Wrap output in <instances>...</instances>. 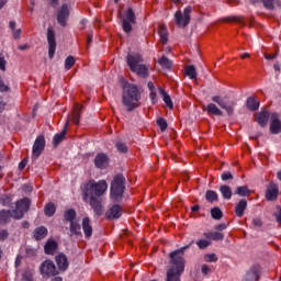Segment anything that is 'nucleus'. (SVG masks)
<instances>
[{"label": "nucleus", "instance_id": "obj_4", "mask_svg": "<svg viewBox=\"0 0 281 281\" xmlns=\"http://www.w3.org/2000/svg\"><path fill=\"white\" fill-rule=\"evenodd\" d=\"M126 63L128 68L133 71V74H136L138 78H148V66L144 63V57L139 53H133L127 55Z\"/></svg>", "mask_w": 281, "mask_h": 281}, {"label": "nucleus", "instance_id": "obj_42", "mask_svg": "<svg viewBox=\"0 0 281 281\" xmlns=\"http://www.w3.org/2000/svg\"><path fill=\"white\" fill-rule=\"evenodd\" d=\"M158 63L159 65H161V67H165L166 69H170L172 67V61H170V59H168V57L166 56L160 57Z\"/></svg>", "mask_w": 281, "mask_h": 281}, {"label": "nucleus", "instance_id": "obj_24", "mask_svg": "<svg viewBox=\"0 0 281 281\" xmlns=\"http://www.w3.org/2000/svg\"><path fill=\"white\" fill-rule=\"evenodd\" d=\"M81 225H82V231L86 238H91V236L93 235V227L91 226V220H89V217H85L82 220Z\"/></svg>", "mask_w": 281, "mask_h": 281}, {"label": "nucleus", "instance_id": "obj_26", "mask_svg": "<svg viewBox=\"0 0 281 281\" xmlns=\"http://www.w3.org/2000/svg\"><path fill=\"white\" fill-rule=\"evenodd\" d=\"M56 249H58V243L56 240H48L44 246V251L48 256H54Z\"/></svg>", "mask_w": 281, "mask_h": 281}, {"label": "nucleus", "instance_id": "obj_33", "mask_svg": "<svg viewBox=\"0 0 281 281\" xmlns=\"http://www.w3.org/2000/svg\"><path fill=\"white\" fill-rule=\"evenodd\" d=\"M159 91H160V95H162V100H164L165 104H167L168 109H170V110L175 109V104L172 103V99L166 92V90L159 88Z\"/></svg>", "mask_w": 281, "mask_h": 281}, {"label": "nucleus", "instance_id": "obj_54", "mask_svg": "<svg viewBox=\"0 0 281 281\" xmlns=\"http://www.w3.org/2000/svg\"><path fill=\"white\" fill-rule=\"evenodd\" d=\"M278 57V54H265L266 60H274Z\"/></svg>", "mask_w": 281, "mask_h": 281}, {"label": "nucleus", "instance_id": "obj_7", "mask_svg": "<svg viewBox=\"0 0 281 281\" xmlns=\"http://www.w3.org/2000/svg\"><path fill=\"white\" fill-rule=\"evenodd\" d=\"M192 12V7H187L183 11L181 10L177 11L175 13V21L178 27H188L190 23V13Z\"/></svg>", "mask_w": 281, "mask_h": 281}, {"label": "nucleus", "instance_id": "obj_12", "mask_svg": "<svg viewBox=\"0 0 281 281\" xmlns=\"http://www.w3.org/2000/svg\"><path fill=\"white\" fill-rule=\"evenodd\" d=\"M88 199H90V207L93 210V212L97 214V216H102L104 214V206H102V199L90 195Z\"/></svg>", "mask_w": 281, "mask_h": 281}, {"label": "nucleus", "instance_id": "obj_32", "mask_svg": "<svg viewBox=\"0 0 281 281\" xmlns=\"http://www.w3.org/2000/svg\"><path fill=\"white\" fill-rule=\"evenodd\" d=\"M70 236H82V228L78 222L70 223Z\"/></svg>", "mask_w": 281, "mask_h": 281}, {"label": "nucleus", "instance_id": "obj_34", "mask_svg": "<svg viewBox=\"0 0 281 281\" xmlns=\"http://www.w3.org/2000/svg\"><path fill=\"white\" fill-rule=\"evenodd\" d=\"M247 108L250 110V111H258V109H260V102H258L256 100V98L254 97H249L247 99Z\"/></svg>", "mask_w": 281, "mask_h": 281}, {"label": "nucleus", "instance_id": "obj_11", "mask_svg": "<svg viewBox=\"0 0 281 281\" xmlns=\"http://www.w3.org/2000/svg\"><path fill=\"white\" fill-rule=\"evenodd\" d=\"M212 102H215L216 104H218V106H221V109H224V111H226L228 115H232V113H234V108L236 106V102L231 101L229 103H227V101H224L220 95L212 97Z\"/></svg>", "mask_w": 281, "mask_h": 281}, {"label": "nucleus", "instance_id": "obj_22", "mask_svg": "<svg viewBox=\"0 0 281 281\" xmlns=\"http://www.w3.org/2000/svg\"><path fill=\"white\" fill-rule=\"evenodd\" d=\"M14 218V211L1 210L0 211V225H8Z\"/></svg>", "mask_w": 281, "mask_h": 281}, {"label": "nucleus", "instance_id": "obj_14", "mask_svg": "<svg viewBox=\"0 0 281 281\" xmlns=\"http://www.w3.org/2000/svg\"><path fill=\"white\" fill-rule=\"evenodd\" d=\"M43 150H45V136L41 135L37 136V138L34 142L33 145V157H41L43 154Z\"/></svg>", "mask_w": 281, "mask_h": 281}, {"label": "nucleus", "instance_id": "obj_27", "mask_svg": "<svg viewBox=\"0 0 281 281\" xmlns=\"http://www.w3.org/2000/svg\"><path fill=\"white\" fill-rule=\"evenodd\" d=\"M47 227L41 226L34 229L33 236L35 240H43V238L47 237Z\"/></svg>", "mask_w": 281, "mask_h": 281}, {"label": "nucleus", "instance_id": "obj_63", "mask_svg": "<svg viewBox=\"0 0 281 281\" xmlns=\"http://www.w3.org/2000/svg\"><path fill=\"white\" fill-rule=\"evenodd\" d=\"M52 8H58V0H49Z\"/></svg>", "mask_w": 281, "mask_h": 281}, {"label": "nucleus", "instance_id": "obj_60", "mask_svg": "<svg viewBox=\"0 0 281 281\" xmlns=\"http://www.w3.org/2000/svg\"><path fill=\"white\" fill-rule=\"evenodd\" d=\"M93 43V35L89 34L87 37V47L89 48V46Z\"/></svg>", "mask_w": 281, "mask_h": 281}, {"label": "nucleus", "instance_id": "obj_49", "mask_svg": "<svg viewBox=\"0 0 281 281\" xmlns=\"http://www.w3.org/2000/svg\"><path fill=\"white\" fill-rule=\"evenodd\" d=\"M273 1L274 0H262V3H263V7L267 9V10H273Z\"/></svg>", "mask_w": 281, "mask_h": 281}, {"label": "nucleus", "instance_id": "obj_9", "mask_svg": "<svg viewBox=\"0 0 281 281\" xmlns=\"http://www.w3.org/2000/svg\"><path fill=\"white\" fill-rule=\"evenodd\" d=\"M40 271L44 278H54V276H58V271L56 270V265L52 260H45L40 268Z\"/></svg>", "mask_w": 281, "mask_h": 281}, {"label": "nucleus", "instance_id": "obj_48", "mask_svg": "<svg viewBox=\"0 0 281 281\" xmlns=\"http://www.w3.org/2000/svg\"><path fill=\"white\" fill-rule=\"evenodd\" d=\"M234 179V176L229 171H225L222 173V181H232Z\"/></svg>", "mask_w": 281, "mask_h": 281}, {"label": "nucleus", "instance_id": "obj_2", "mask_svg": "<svg viewBox=\"0 0 281 281\" xmlns=\"http://www.w3.org/2000/svg\"><path fill=\"white\" fill-rule=\"evenodd\" d=\"M139 100H142V93L137 86L128 83L123 87L122 102L127 111H135L139 106Z\"/></svg>", "mask_w": 281, "mask_h": 281}, {"label": "nucleus", "instance_id": "obj_20", "mask_svg": "<svg viewBox=\"0 0 281 281\" xmlns=\"http://www.w3.org/2000/svg\"><path fill=\"white\" fill-rule=\"evenodd\" d=\"M94 165L100 170H104L109 166V157L106 154H98L94 158Z\"/></svg>", "mask_w": 281, "mask_h": 281}, {"label": "nucleus", "instance_id": "obj_50", "mask_svg": "<svg viewBox=\"0 0 281 281\" xmlns=\"http://www.w3.org/2000/svg\"><path fill=\"white\" fill-rule=\"evenodd\" d=\"M10 236V233L8 229H0V240H8V237Z\"/></svg>", "mask_w": 281, "mask_h": 281}, {"label": "nucleus", "instance_id": "obj_58", "mask_svg": "<svg viewBox=\"0 0 281 281\" xmlns=\"http://www.w3.org/2000/svg\"><path fill=\"white\" fill-rule=\"evenodd\" d=\"M215 229H217L218 232H223V229H227V225L226 224H218L215 226Z\"/></svg>", "mask_w": 281, "mask_h": 281}, {"label": "nucleus", "instance_id": "obj_35", "mask_svg": "<svg viewBox=\"0 0 281 281\" xmlns=\"http://www.w3.org/2000/svg\"><path fill=\"white\" fill-rule=\"evenodd\" d=\"M76 210L70 209L64 212V218L65 221H67L68 223H75L76 221Z\"/></svg>", "mask_w": 281, "mask_h": 281}, {"label": "nucleus", "instance_id": "obj_8", "mask_svg": "<svg viewBox=\"0 0 281 281\" xmlns=\"http://www.w3.org/2000/svg\"><path fill=\"white\" fill-rule=\"evenodd\" d=\"M133 25H135V12L133 11V9L130 8L122 18L123 31L126 34L133 32Z\"/></svg>", "mask_w": 281, "mask_h": 281}, {"label": "nucleus", "instance_id": "obj_23", "mask_svg": "<svg viewBox=\"0 0 281 281\" xmlns=\"http://www.w3.org/2000/svg\"><path fill=\"white\" fill-rule=\"evenodd\" d=\"M55 260L60 271H67V269L69 268V261L67 260V256H65L64 254H59L55 257Z\"/></svg>", "mask_w": 281, "mask_h": 281}, {"label": "nucleus", "instance_id": "obj_55", "mask_svg": "<svg viewBox=\"0 0 281 281\" xmlns=\"http://www.w3.org/2000/svg\"><path fill=\"white\" fill-rule=\"evenodd\" d=\"M211 269L207 265H203L202 266V273L203 276H207V273H210Z\"/></svg>", "mask_w": 281, "mask_h": 281}, {"label": "nucleus", "instance_id": "obj_19", "mask_svg": "<svg viewBox=\"0 0 281 281\" xmlns=\"http://www.w3.org/2000/svg\"><path fill=\"white\" fill-rule=\"evenodd\" d=\"M69 128V119H67L64 128L60 133L55 134L53 138V146L56 148L67 137V131Z\"/></svg>", "mask_w": 281, "mask_h": 281}, {"label": "nucleus", "instance_id": "obj_53", "mask_svg": "<svg viewBox=\"0 0 281 281\" xmlns=\"http://www.w3.org/2000/svg\"><path fill=\"white\" fill-rule=\"evenodd\" d=\"M149 98H150L153 104H156V102H157V92H155V90L150 91Z\"/></svg>", "mask_w": 281, "mask_h": 281}, {"label": "nucleus", "instance_id": "obj_15", "mask_svg": "<svg viewBox=\"0 0 281 281\" xmlns=\"http://www.w3.org/2000/svg\"><path fill=\"white\" fill-rule=\"evenodd\" d=\"M262 269L260 266H252L246 273L244 281H259Z\"/></svg>", "mask_w": 281, "mask_h": 281}, {"label": "nucleus", "instance_id": "obj_37", "mask_svg": "<svg viewBox=\"0 0 281 281\" xmlns=\"http://www.w3.org/2000/svg\"><path fill=\"white\" fill-rule=\"evenodd\" d=\"M44 213L46 216H54L56 214V204L55 203H47L44 207Z\"/></svg>", "mask_w": 281, "mask_h": 281}, {"label": "nucleus", "instance_id": "obj_5", "mask_svg": "<svg viewBox=\"0 0 281 281\" xmlns=\"http://www.w3.org/2000/svg\"><path fill=\"white\" fill-rule=\"evenodd\" d=\"M125 178L123 175H116L111 182V193L110 196L112 201H122V196H124V186Z\"/></svg>", "mask_w": 281, "mask_h": 281}, {"label": "nucleus", "instance_id": "obj_25", "mask_svg": "<svg viewBox=\"0 0 281 281\" xmlns=\"http://www.w3.org/2000/svg\"><path fill=\"white\" fill-rule=\"evenodd\" d=\"M245 210H247V200H240L235 206V214L238 218H243L245 216Z\"/></svg>", "mask_w": 281, "mask_h": 281}, {"label": "nucleus", "instance_id": "obj_38", "mask_svg": "<svg viewBox=\"0 0 281 281\" xmlns=\"http://www.w3.org/2000/svg\"><path fill=\"white\" fill-rule=\"evenodd\" d=\"M235 194H238V196H249L251 194V190H249L247 186L237 187Z\"/></svg>", "mask_w": 281, "mask_h": 281}, {"label": "nucleus", "instance_id": "obj_18", "mask_svg": "<svg viewBox=\"0 0 281 281\" xmlns=\"http://www.w3.org/2000/svg\"><path fill=\"white\" fill-rule=\"evenodd\" d=\"M270 131L273 135H278V133L281 132V122H280V116L278 113H272L270 115Z\"/></svg>", "mask_w": 281, "mask_h": 281}, {"label": "nucleus", "instance_id": "obj_56", "mask_svg": "<svg viewBox=\"0 0 281 281\" xmlns=\"http://www.w3.org/2000/svg\"><path fill=\"white\" fill-rule=\"evenodd\" d=\"M0 69L5 71V59L3 57H0Z\"/></svg>", "mask_w": 281, "mask_h": 281}, {"label": "nucleus", "instance_id": "obj_44", "mask_svg": "<svg viewBox=\"0 0 281 281\" xmlns=\"http://www.w3.org/2000/svg\"><path fill=\"white\" fill-rule=\"evenodd\" d=\"M76 65V58L74 56H68L65 60V69L69 70Z\"/></svg>", "mask_w": 281, "mask_h": 281}, {"label": "nucleus", "instance_id": "obj_43", "mask_svg": "<svg viewBox=\"0 0 281 281\" xmlns=\"http://www.w3.org/2000/svg\"><path fill=\"white\" fill-rule=\"evenodd\" d=\"M186 76H189V78H191V80H194V78H196V68L194 66L187 67Z\"/></svg>", "mask_w": 281, "mask_h": 281}, {"label": "nucleus", "instance_id": "obj_52", "mask_svg": "<svg viewBox=\"0 0 281 281\" xmlns=\"http://www.w3.org/2000/svg\"><path fill=\"white\" fill-rule=\"evenodd\" d=\"M254 227H262V220L260 217L252 218Z\"/></svg>", "mask_w": 281, "mask_h": 281}, {"label": "nucleus", "instance_id": "obj_30", "mask_svg": "<svg viewBox=\"0 0 281 281\" xmlns=\"http://www.w3.org/2000/svg\"><path fill=\"white\" fill-rule=\"evenodd\" d=\"M203 236L207 238V240H223V238H225V235H223V233L220 232L204 233Z\"/></svg>", "mask_w": 281, "mask_h": 281}, {"label": "nucleus", "instance_id": "obj_6", "mask_svg": "<svg viewBox=\"0 0 281 281\" xmlns=\"http://www.w3.org/2000/svg\"><path fill=\"white\" fill-rule=\"evenodd\" d=\"M30 205L32 201L30 198H24L15 202V210H13V218L15 221H21L25 216L26 212H30Z\"/></svg>", "mask_w": 281, "mask_h": 281}, {"label": "nucleus", "instance_id": "obj_29", "mask_svg": "<svg viewBox=\"0 0 281 281\" xmlns=\"http://www.w3.org/2000/svg\"><path fill=\"white\" fill-rule=\"evenodd\" d=\"M158 34L160 36V43H162V45H166V43H168V29L166 27V25H159Z\"/></svg>", "mask_w": 281, "mask_h": 281}, {"label": "nucleus", "instance_id": "obj_36", "mask_svg": "<svg viewBox=\"0 0 281 281\" xmlns=\"http://www.w3.org/2000/svg\"><path fill=\"white\" fill-rule=\"evenodd\" d=\"M220 192L223 195V199H232V188L227 184L220 187Z\"/></svg>", "mask_w": 281, "mask_h": 281}, {"label": "nucleus", "instance_id": "obj_39", "mask_svg": "<svg viewBox=\"0 0 281 281\" xmlns=\"http://www.w3.org/2000/svg\"><path fill=\"white\" fill-rule=\"evenodd\" d=\"M222 21L224 23H244L245 19L243 16L233 15L223 18Z\"/></svg>", "mask_w": 281, "mask_h": 281}, {"label": "nucleus", "instance_id": "obj_40", "mask_svg": "<svg viewBox=\"0 0 281 281\" xmlns=\"http://www.w3.org/2000/svg\"><path fill=\"white\" fill-rule=\"evenodd\" d=\"M211 216L214 218V221H221L223 218V211L215 206L211 209Z\"/></svg>", "mask_w": 281, "mask_h": 281}, {"label": "nucleus", "instance_id": "obj_28", "mask_svg": "<svg viewBox=\"0 0 281 281\" xmlns=\"http://www.w3.org/2000/svg\"><path fill=\"white\" fill-rule=\"evenodd\" d=\"M80 111H82V105L79 103L75 104L71 116L72 124H80Z\"/></svg>", "mask_w": 281, "mask_h": 281}, {"label": "nucleus", "instance_id": "obj_31", "mask_svg": "<svg viewBox=\"0 0 281 281\" xmlns=\"http://www.w3.org/2000/svg\"><path fill=\"white\" fill-rule=\"evenodd\" d=\"M205 111L209 115H223V111H221L214 103H209Z\"/></svg>", "mask_w": 281, "mask_h": 281}, {"label": "nucleus", "instance_id": "obj_61", "mask_svg": "<svg viewBox=\"0 0 281 281\" xmlns=\"http://www.w3.org/2000/svg\"><path fill=\"white\" fill-rule=\"evenodd\" d=\"M9 27H10L12 31L16 30V22L10 21Z\"/></svg>", "mask_w": 281, "mask_h": 281}, {"label": "nucleus", "instance_id": "obj_16", "mask_svg": "<svg viewBox=\"0 0 281 281\" xmlns=\"http://www.w3.org/2000/svg\"><path fill=\"white\" fill-rule=\"evenodd\" d=\"M122 216V206L120 204H114L105 212V218L113 221Z\"/></svg>", "mask_w": 281, "mask_h": 281}, {"label": "nucleus", "instance_id": "obj_10", "mask_svg": "<svg viewBox=\"0 0 281 281\" xmlns=\"http://www.w3.org/2000/svg\"><path fill=\"white\" fill-rule=\"evenodd\" d=\"M47 43L48 56L52 59L56 54V33L54 32V29L52 26L47 29Z\"/></svg>", "mask_w": 281, "mask_h": 281}, {"label": "nucleus", "instance_id": "obj_45", "mask_svg": "<svg viewBox=\"0 0 281 281\" xmlns=\"http://www.w3.org/2000/svg\"><path fill=\"white\" fill-rule=\"evenodd\" d=\"M196 245L199 249H207V247L212 245V241L207 239H200L196 241Z\"/></svg>", "mask_w": 281, "mask_h": 281}, {"label": "nucleus", "instance_id": "obj_13", "mask_svg": "<svg viewBox=\"0 0 281 281\" xmlns=\"http://www.w3.org/2000/svg\"><path fill=\"white\" fill-rule=\"evenodd\" d=\"M279 193L280 189L278 188V184L276 182H270L266 190V201H276Z\"/></svg>", "mask_w": 281, "mask_h": 281}, {"label": "nucleus", "instance_id": "obj_64", "mask_svg": "<svg viewBox=\"0 0 281 281\" xmlns=\"http://www.w3.org/2000/svg\"><path fill=\"white\" fill-rule=\"evenodd\" d=\"M8 86L3 85V81L0 80V91H5Z\"/></svg>", "mask_w": 281, "mask_h": 281}, {"label": "nucleus", "instance_id": "obj_41", "mask_svg": "<svg viewBox=\"0 0 281 281\" xmlns=\"http://www.w3.org/2000/svg\"><path fill=\"white\" fill-rule=\"evenodd\" d=\"M205 199H206V201H209V203H214V201H218V193L210 190L206 192Z\"/></svg>", "mask_w": 281, "mask_h": 281}, {"label": "nucleus", "instance_id": "obj_51", "mask_svg": "<svg viewBox=\"0 0 281 281\" xmlns=\"http://www.w3.org/2000/svg\"><path fill=\"white\" fill-rule=\"evenodd\" d=\"M116 149L119 150V153H126L128 150L126 145L120 142L116 143Z\"/></svg>", "mask_w": 281, "mask_h": 281}, {"label": "nucleus", "instance_id": "obj_59", "mask_svg": "<svg viewBox=\"0 0 281 281\" xmlns=\"http://www.w3.org/2000/svg\"><path fill=\"white\" fill-rule=\"evenodd\" d=\"M25 166H27V160H22V161L19 164V169H20V170H25Z\"/></svg>", "mask_w": 281, "mask_h": 281}, {"label": "nucleus", "instance_id": "obj_46", "mask_svg": "<svg viewBox=\"0 0 281 281\" xmlns=\"http://www.w3.org/2000/svg\"><path fill=\"white\" fill-rule=\"evenodd\" d=\"M157 124H158L161 133H164V131H166V128H168V122H166V119H164V117H158Z\"/></svg>", "mask_w": 281, "mask_h": 281}, {"label": "nucleus", "instance_id": "obj_3", "mask_svg": "<svg viewBox=\"0 0 281 281\" xmlns=\"http://www.w3.org/2000/svg\"><path fill=\"white\" fill-rule=\"evenodd\" d=\"M106 190H109V184L105 180H99L98 182L95 180H89L82 188L85 203L89 202L90 196H104Z\"/></svg>", "mask_w": 281, "mask_h": 281}, {"label": "nucleus", "instance_id": "obj_1", "mask_svg": "<svg viewBox=\"0 0 281 281\" xmlns=\"http://www.w3.org/2000/svg\"><path fill=\"white\" fill-rule=\"evenodd\" d=\"M186 249H190V245L175 250L169 254V263L171 267L167 270L166 281H181V276L186 271Z\"/></svg>", "mask_w": 281, "mask_h": 281}, {"label": "nucleus", "instance_id": "obj_62", "mask_svg": "<svg viewBox=\"0 0 281 281\" xmlns=\"http://www.w3.org/2000/svg\"><path fill=\"white\" fill-rule=\"evenodd\" d=\"M147 87H148L149 91H155V83H153V81H149L147 83Z\"/></svg>", "mask_w": 281, "mask_h": 281}, {"label": "nucleus", "instance_id": "obj_57", "mask_svg": "<svg viewBox=\"0 0 281 281\" xmlns=\"http://www.w3.org/2000/svg\"><path fill=\"white\" fill-rule=\"evenodd\" d=\"M12 34H13V37L14 38H19L20 36H21V29H14L13 31H12Z\"/></svg>", "mask_w": 281, "mask_h": 281}, {"label": "nucleus", "instance_id": "obj_47", "mask_svg": "<svg viewBox=\"0 0 281 281\" xmlns=\"http://www.w3.org/2000/svg\"><path fill=\"white\" fill-rule=\"evenodd\" d=\"M205 262H217L218 257H216V254H209L204 256Z\"/></svg>", "mask_w": 281, "mask_h": 281}, {"label": "nucleus", "instance_id": "obj_17", "mask_svg": "<svg viewBox=\"0 0 281 281\" xmlns=\"http://www.w3.org/2000/svg\"><path fill=\"white\" fill-rule=\"evenodd\" d=\"M67 19H69V8L67 4H64L57 12V21L59 25L65 27V25H67Z\"/></svg>", "mask_w": 281, "mask_h": 281}, {"label": "nucleus", "instance_id": "obj_21", "mask_svg": "<svg viewBox=\"0 0 281 281\" xmlns=\"http://www.w3.org/2000/svg\"><path fill=\"white\" fill-rule=\"evenodd\" d=\"M269 117H271L269 111H261L255 114V120L257 124H259V126H267V124L269 123Z\"/></svg>", "mask_w": 281, "mask_h": 281}]
</instances>
